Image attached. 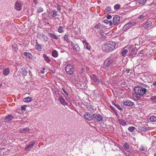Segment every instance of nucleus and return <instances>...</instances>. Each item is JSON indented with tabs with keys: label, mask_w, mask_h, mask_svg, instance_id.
Segmentation results:
<instances>
[{
	"label": "nucleus",
	"mask_w": 156,
	"mask_h": 156,
	"mask_svg": "<svg viewBox=\"0 0 156 156\" xmlns=\"http://www.w3.org/2000/svg\"><path fill=\"white\" fill-rule=\"evenodd\" d=\"M134 90L135 93L133 94V98L135 101H137L140 99L141 96H143L147 90L143 87L137 86L134 87Z\"/></svg>",
	"instance_id": "obj_1"
},
{
	"label": "nucleus",
	"mask_w": 156,
	"mask_h": 156,
	"mask_svg": "<svg viewBox=\"0 0 156 156\" xmlns=\"http://www.w3.org/2000/svg\"><path fill=\"white\" fill-rule=\"evenodd\" d=\"M115 43L114 41H111L105 43L102 46L103 51L107 53L112 51L115 48Z\"/></svg>",
	"instance_id": "obj_2"
},
{
	"label": "nucleus",
	"mask_w": 156,
	"mask_h": 156,
	"mask_svg": "<svg viewBox=\"0 0 156 156\" xmlns=\"http://www.w3.org/2000/svg\"><path fill=\"white\" fill-rule=\"evenodd\" d=\"M115 59L114 56L113 55H111L105 60L104 64L107 67H111Z\"/></svg>",
	"instance_id": "obj_3"
},
{
	"label": "nucleus",
	"mask_w": 156,
	"mask_h": 156,
	"mask_svg": "<svg viewBox=\"0 0 156 156\" xmlns=\"http://www.w3.org/2000/svg\"><path fill=\"white\" fill-rule=\"evenodd\" d=\"M136 24V22L135 21L130 22L126 23L123 27L122 30L123 32L126 31L127 30L131 28Z\"/></svg>",
	"instance_id": "obj_4"
},
{
	"label": "nucleus",
	"mask_w": 156,
	"mask_h": 156,
	"mask_svg": "<svg viewBox=\"0 0 156 156\" xmlns=\"http://www.w3.org/2000/svg\"><path fill=\"white\" fill-rule=\"evenodd\" d=\"M65 70L67 73L70 75L73 74L74 71V67L70 64H68L66 66Z\"/></svg>",
	"instance_id": "obj_5"
},
{
	"label": "nucleus",
	"mask_w": 156,
	"mask_h": 156,
	"mask_svg": "<svg viewBox=\"0 0 156 156\" xmlns=\"http://www.w3.org/2000/svg\"><path fill=\"white\" fill-rule=\"evenodd\" d=\"M22 4L20 1H17L14 5V8L18 11H20L22 9Z\"/></svg>",
	"instance_id": "obj_6"
},
{
	"label": "nucleus",
	"mask_w": 156,
	"mask_h": 156,
	"mask_svg": "<svg viewBox=\"0 0 156 156\" xmlns=\"http://www.w3.org/2000/svg\"><path fill=\"white\" fill-rule=\"evenodd\" d=\"M36 142V141L35 140L30 142L25 147V150L27 151H29L34 146Z\"/></svg>",
	"instance_id": "obj_7"
},
{
	"label": "nucleus",
	"mask_w": 156,
	"mask_h": 156,
	"mask_svg": "<svg viewBox=\"0 0 156 156\" xmlns=\"http://www.w3.org/2000/svg\"><path fill=\"white\" fill-rule=\"evenodd\" d=\"M84 117L87 120H91L93 119V114L90 113L89 112H86L84 114Z\"/></svg>",
	"instance_id": "obj_8"
},
{
	"label": "nucleus",
	"mask_w": 156,
	"mask_h": 156,
	"mask_svg": "<svg viewBox=\"0 0 156 156\" xmlns=\"http://www.w3.org/2000/svg\"><path fill=\"white\" fill-rule=\"evenodd\" d=\"M91 80H93L95 84L98 85L100 82L97 76L95 74H92L90 76Z\"/></svg>",
	"instance_id": "obj_9"
},
{
	"label": "nucleus",
	"mask_w": 156,
	"mask_h": 156,
	"mask_svg": "<svg viewBox=\"0 0 156 156\" xmlns=\"http://www.w3.org/2000/svg\"><path fill=\"white\" fill-rule=\"evenodd\" d=\"M37 36L40 39L44 42L47 41L48 40V37L42 34H38Z\"/></svg>",
	"instance_id": "obj_10"
},
{
	"label": "nucleus",
	"mask_w": 156,
	"mask_h": 156,
	"mask_svg": "<svg viewBox=\"0 0 156 156\" xmlns=\"http://www.w3.org/2000/svg\"><path fill=\"white\" fill-rule=\"evenodd\" d=\"M94 119L97 121L100 122L103 120V117L99 114H93V119Z\"/></svg>",
	"instance_id": "obj_11"
},
{
	"label": "nucleus",
	"mask_w": 156,
	"mask_h": 156,
	"mask_svg": "<svg viewBox=\"0 0 156 156\" xmlns=\"http://www.w3.org/2000/svg\"><path fill=\"white\" fill-rule=\"evenodd\" d=\"M120 20V17L119 16L115 15L113 19V23L114 25H117L119 23Z\"/></svg>",
	"instance_id": "obj_12"
},
{
	"label": "nucleus",
	"mask_w": 156,
	"mask_h": 156,
	"mask_svg": "<svg viewBox=\"0 0 156 156\" xmlns=\"http://www.w3.org/2000/svg\"><path fill=\"white\" fill-rule=\"evenodd\" d=\"M71 45L73 50L76 51L78 52L80 50V48L78 44L74 43L72 41L71 42Z\"/></svg>",
	"instance_id": "obj_13"
},
{
	"label": "nucleus",
	"mask_w": 156,
	"mask_h": 156,
	"mask_svg": "<svg viewBox=\"0 0 156 156\" xmlns=\"http://www.w3.org/2000/svg\"><path fill=\"white\" fill-rule=\"evenodd\" d=\"M147 16V14L146 12H143L138 16V18L143 20L148 17Z\"/></svg>",
	"instance_id": "obj_14"
},
{
	"label": "nucleus",
	"mask_w": 156,
	"mask_h": 156,
	"mask_svg": "<svg viewBox=\"0 0 156 156\" xmlns=\"http://www.w3.org/2000/svg\"><path fill=\"white\" fill-rule=\"evenodd\" d=\"M30 129L28 127H26L20 129H19V132L22 133H30Z\"/></svg>",
	"instance_id": "obj_15"
},
{
	"label": "nucleus",
	"mask_w": 156,
	"mask_h": 156,
	"mask_svg": "<svg viewBox=\"0 0 156 156\" xmlns=\"http://www.w3.org/2000/svg\"><path fill=\"white\" fill-rule=\"evenodd\" d=\"M58 99L60 103L63 105L65 106L67 105V103L66 101L65 100L62 96H59Z\"/></svg>",
	"instance_id": "obj_16"
},
{
	"label": "nucleus",
	"mask_w": 156,
	"mask_h": 156,
	"mask_svg": "<svg viewBox=\"0 0 156 156\" xmlns=\"http://www.w3.org/2000/svg\"><path fill=\"white\" fill-rule=\"evenodd\" d=\"M123 104L124 105L127 106H133L134 105V103L130 101L124 102Z\"/></svg>",
	"instance_id": "obj_17"
},
{
	"label": "nucleus",
	"mask_w": 156,
	"mask_h": 156,
	"mask_svg": "<svg viewBox=\"0 0 156 156\" xmlns=\"http://www.w3.org/2000/svg\"><path fill=\"white\" fill-rule=\"evenodd\" d=\"M152 23L151 21H148L144 23L142 25V27H144V29L147 30L149 27H150Z\"/></svg>",
	"instance_id": "obj_18"
},
{
	"label": "nucleus",
	"mask_w": 156,
	"mask_h": 156,
	"mask_svg": "<svg viewBox=\"0 0 156 156\" xmlns=\"http://www.w3.org/2000/svg\"><path fill=\"white\" fill-rule=\"evenodd\" d=\"M42 46L41 44L38 43L37 40L36 41L35 48L38 51H41L42 50Z\"/></svg>",
	"instance_id": "obj_19"
},
{
	"label": "nucleus",
	"mask_w": 156,
	"mask_h": 156,
	"mask_svg": "<svg viewBox=\"0 0 156 156\" xmlns=\"http://www.w3.org/2000/svg\"><path fill=\"white\" fill-rule=\"evenodd\" d=\"M85 105L89 110L92 111L94 110L93 107L91 105L88 103H85Z\"/></svg>",
	"instance_id": "obj_20"
},
{
	"label": "nucleus",
	"mask_w": 156,
	"mask_h": 156,
	"mask_svg": "<svg viewBox=\"0 0 156 156\" xmlns=\"http://www.w3.org/2000/svg\"><path fill=\"white\" fill-rule=\"evenodd\" d=\"M48 36L50 38H54L55 40H57L58 39V37L55 34L51 33H49Z\"/></svg>",
	"instance_id": "obj_21"
},
{
	"label": "nucleus",
	"mask_w": 156,
	"mask_h": 156,
	"mask_svg": "<svg viewBox=\"0 0 156 156\" xmlns=\"http://www.w3.org/2000/svg\"><path fill=\"white\" fill-rule=\"evenodd\" d=\"M119 123L122 126H124L126 125V122L125 120L122 119H119L118 120Z\"/></svg>",
	"instance_id": "obj_22"
},
{
	"label": "nucleus",
	"mask_w": 156,
	"mask_h": 156,
	"mask_svg": "<svg viewBox=\"0 0 156 156\" xmlns=\"http://www.w3.org/2000/svg\"><path fill=\"white\" fill-rule=\"evenodd\" d=\"M58 55V53L56 50H53L52 52V56L54 58H57Z\"/></svg>",
	"instance_id": "obj_23"
},
{
	"label": "nucleus",
	"mask_w": 156,
	"mask_h": 156,
	"mask_svg": "<svg viewBox=\"0 0 156 156\" xmlns=\"http://www.w3.org/2000/svg\"><path fill=\"white\" fill-rule=\"evenodd\" d=\"M13 117L12 115L9 114L5 116V119L6 121H10L12 120Z\"/></svg>",
	"instance_id": "obj_24"
},
{
	"label": "nucleus",
	"mask_w": 156,
	"mask_h": 156,
	"mask_svg": "<svg viewBox=\"0 0 156 156\" xmlns=\"http://www.w3.org/2000/svg\"><path fill=\"white\" fill-rule=\"evenodd\" d=\"M139 128L140 130L143 131H145L150 129L149 127H147L145 126H140Z\"/></svg>",
	"instance_id": "obj_25"
},
{
	"label": "nucleus",
	"mask_w": 156,
	"mask_h": 156,
	"mask_svg": "<svg viewBox=\"0 0 156 156\" xmlns=\"http://www.w3.org/2000/svg\"><path fill=\"white\" fill-rule=\"evenodd\" d=\"M23 54L24 55L28 57L29 59H31L32 58V56L30 53L29 52H24L23 53Z\"/></svg>",
	"instance_id": "obj_26"
},
{
	"label": "nucleus",
	"mask_w": 156,
	"mask_h": 156,
	"mask_svg": "<svg viewBox=\"0 0 156 156\" xmlns=\"http://www.w3.org/2000/svg\"><path fill=\"white\" fill-rule=\"evenodd\" d=\"M43 57L44 58V59L47 62H49L50 61V59L49 58L48 56L46 55V54H44L43 55Z\"/></svg>",
	"instance_id": "obj_27"
},
{
	"label": "nucleus",
	"mask_w": 156,
	"mask_h": 156,
	"mask_svg": "<svg viewBox=\"0 0 156 156\" xmlns=\"http://www.w3.org/2000/svg\"><path fill=\"white\" fill-rule=\"evenodd\" d=\"M149 121L150 122H156V116H152L149 118Z\"/></svg>",
	"instance_id": "obj_28"
},
{
	"label": "nucleus",
	"mask_w": 156,
	"mask_h": 156,
	"mask_svg": "<svg viewBox=\"0 0 156 156\" xmlns=\"http://www.w3.org/2000/svg\"><path fill=\"white\" fill-rule=\"evenodd\" d=\"M146 1V0H137V2L140 5H144Z\"/></svg>",
	"instance_id": "obj_29"
},
{
	"label": "nucleus",
	"mask_w": 156,
	"mask_h": 156,
	"mask_svg": "<svg viewBox=\"0 0 156 156\" xmlns=\"http://www.w3.org/2000/svg\"><path fill=\"white\" fill-rule=\"evenodd\" d=\"M9 72V70L8 68H6L4 69L3 74L5 76L7 75Z\"/></svg>",
	"instance_id": "obj_30"
},
{
	"label": "nucleus",
	"mask_w": 156,
	"mask_h": 156,
	"mask_svg": "<svg viewBox=\"0 0 156 156\" xmlns=\"http://www.w3.org/2000/svg\"><path fill=\"white\" fill-rule=\"evenodd\" d=\"M112 103L113 105H114L117 108H118L119 110L120 111H122L123 110V109L121 108L120 106L118 105L115 104L113 101L112 102Z\"/></svg>",
	"instance_id": "obj_31"
},
{
	"label": "nucleus",
	"mask_w": 156,
	"mask_h": 156,
	"mask_svg": "<svg viewBox=\"0 0 156 156\" xmlns=\"http://www.w3.org/2000/svg\"><path fill=\"white\" fill-rule=\"evenodd\" d=\"M32 98L29 97H28L23 99V101L25 102H29L32 100Z\"/></svg>",
	"instance_id": "obj_32"
},
{
	"label": "nucleus",
	"mask_w": 156,
	"mask_h": 156,
	"mask_svg": "<svg viewBox=\"0 0 156 156\" xmlns=\"http://www.w3.org/2000/svg\"><path fill=\"white\" fill-rule=\"evenodd\" d=\"M84 48L87 50L90 51L91 47L90 45L87 43L86 44L84 45Z\"/></svg>",
	"instance_id": "obj_33"
},
{
	"label": "nucleus",
	"mask_w": 156,
	"mask_h": 156,
	"mask_svg": "<svg viewBox=\"0 0 156 156\" xmlns=\"http://www.w3.org/2000/svg\"><path fill=\"white\" fill-rule=\"evenodd\" d=\"M111 12V9L110 7L108 6L106 7L105 9V13H107L108 12Z\"/></svg>",
	"instance_id": "obj_34"
},
{
	"label": "nucleus",
	"mask_w": 156,
	"mask_h": 156,
	"mask_svg": "<svg viewBox=\"0 0 156 156\" xmlns=\"http://www.w3.org/2000/svg\"><path fill=\"white\" fill-rule=\"evenodd\" d=\"M104 22L105 23L107 24H109V26H111L112 24V23L111 21H108L107 20H105L104 21Z\"/></svg>",
	"instance_id": "obj_35"
},
{
	"label": "nucleus",
	"mask_w": 156,
	"mask_h": 156,
	"mask_svg": "<svg viewBox=\"0 0 156 156\" xmlns=\"http://www.w3.org/2000/svg\"><path fill=\"white\" fill-rule=\"evenodd\" d=\"M123 147L126 150H128L129 148V145L126 142L124 143Z\"/></svg>",
	"instance_id": "obj_36"
},
{
	"label": "nucleus",
	"mask_w": 156,
	"mask_h": 156,
	"mask_svg": "<svg viewBox=\"0 0 156 156\" xmlns=\"http://www.w3.org/2000/svg\"><path fill=\"white\" fill-rule=\"evenodd\" d=\"M128 52L127 49H123L122 50L121 54L122 56H124Z\"/></svg>",
	"instance_id": "obj_37"
},
{
	"label": "nucleus",
	"mask_w": 156,
	"mask_h": 156,
	"mask_svg": "<svg viewBox=\"0 0 156 156\" xmlns=\"http://www.w3.org/2000/svg\"><path fill=\"white\" fill-rule=\"evenodd\" d=\"M52 12L53 14L51 16L52 17H55L58 15V14H57V12L55 10H53Z\"/></svg>",
	"instance_id": "obj_38"
},
{
	"label": "nucleus",
	"mask_w": 156,
	"mask_h": 156,
	"mask_svg": "<svg viewBox=\"0 0 156 156\" xmlns=\"http://www.w3.org/2000/svg\"><path fill=\"white\" fill-rule=\"evenodd\" d=\"M69 35L68 34H65L64 37V39L66 42H68L69 41V39L68 38Z\"/></svg>",
	"instance_id": "obj_39"
},
{
	"label": "nucleus",
	"mask_w": 156,
	"mask_h": 156,
	"mask_svg": "<svg viewBox=\"0 0 156 156\" xmlns=\"http://www.w3.org/2000/svg\"><path fill=\"white\" fill-rule=\"evenodd\" d=\"M44 11L43 9L41 7H39L37 8V12L38 13L42 12Z\"/></svg>",
	"instance_id": "obj_40"
},
{
	"label": "nucleus",
	"mask_w": 156,
	"mask_h": 156,
	"mask_svg": "<svg viewBox=\"0 0 156 156\" xmlns=\"http://www.w3.org/2000/svg\"><path fill=\"white\" fill-rule=\"evenodd\" d=\"M58 31L60 33H62L64 31L63 30V27L62 26H60L58 29Z\"/></svg>",
	"instance_id": "obj_41"
},
{
	"label": "nucleus",
	"mask_w": 156,
	"mask_h": 156,
	"mask_svg": "<svg viewBox=\"0 0 156 156\" xmlns=\"http://www.w3.org/2000/svg\"><path fill=\"white\" fill-rule=\"evenodd\" d=\"M27 73V70L25 69H24L22 71V75L23 76H26Z\"/></svg>",
	"instance_id": "obj_42"
},
{
	"label": "nucleus",
	"mask_w": 156,
	"mask_h": 156,
	"mask_svg": "<svg viewBox=\"0 0 156 156\" xmlns=\"http://www.w3.org/2000/svg\"><path fill=\"white\" fill-rule=\"evenodd\" d=\"M135 129V127L134 126L129 127L128 128V130L130 132H133Z\"/></svg>",
	"instance_id": "obj_43"
},
{
	"label": "nucleus",
	"mask_w": 156,
	"mask_h": 156,
	"mask_svg": "<svg viewBox=\"0 0 156 156\" xmlns=\"http://www.w3.org/2000/svg\"><path fill=\"white\" fill-rule=\"evenodd\" d=\"M129 49L131 52H134L135 51V48L133 45H131L129 46Z\"/></svg>",
	"instance_id": "obj_44"
},
{
	"label": "nucleus",
	"mask_w": 156,
	"mask_h": 156,
	"mask_svg": "<svg viewBox=\"0 0 156 156\" xmlns=\"http://www.w3.org/2000/svg\"><path fill=\"white\" fill-rule=\"evenodd\" d=\"M120 5L119 4H117L114 6V8L115 9L117 10L120 7Z\"/></svg>",
	"instance_id": "obj_45"
},
{
	"label": "nucleus",
	"mask_w": 156,
	"mask_h": 156,
	"mask_svg": "<svg viewBox=\"0 0 156 156\" xmlns=\"http://www.w3.org/2000/svg\"><path fill=\"white\" fill-rule=\"evenodd\" d=\"M101 26V24L100 23H98L94 27V28L95 29H98L100 28Z\"/></svg>",
	"instance_id": "obj_46"
},
{
	"label": "nucleus",
	"mask_w": 156,
	"mask_h": 156,
	"mask_svg": "<svg viewBox=\"0 0 156 156\" xmlns=\"http://www.w3.org/2000/svg\"><path fill=\"white\" fill-rule=\"evenodd\" d=\"M151 100H153L156 103V96H153L151 98Z\"/></svg>",
	"instance_id": "obj_47"
},
{
	"label": "nucleus",
	"mask_w": 156,
	"mask_h": 156,
	"mask_svg": "<svg viewBox=\"0 0 156 156\" xmlns=\"http://www.w3.org/2000/svg\"><path fill=\"white\" fill-rule=\"evenodd\" d=\"M110 107L113 110V111L114 112L116 113V110H115L114 107L112 106H110Z\"/></svg>",
	"instance_id": "obj_48"
},
{
	"label": "nucleus",
	"mask_w": 156,
	"mask_h": 156,
	"mask_svg": "<svg viewBox=\"0 0 156 156\" xmlns=\"http://www.w3.org/2000/svg\"><path fill=\"white\" fill-rule=\"evenodd\" d=\"M26 106H27L26 105H22L21 106V108L22 110L25 111L26 109L25 108V107Z\"/></svg>",
	"instance_id": "obj_49"
},
{
	"label": "nucleus",
	"mask_w": 156,
	"mask_h": 156,
	"mask_svg": "<svg viewBox=\"0 0 156 156\" xmlns=\"http://www.w3.org/2000/svg\"><path fill=\"white\" fill-rule=\"evenodd\" d=\"M139 150L141 151H144V147L142 146H141L139 148Z\"/></svg>",
	"instance_id": "obj_50"
},
{
	"label": "nucleus",
	"mask_w": 156,
	"mask_h": 156,
	"mask_svg": "<svg viewBox=\"0 0 156 156\" xmlns=\"http://www.w3.org/2000/svg\"><path fill=\"white\" fill-rule=\"evenodd\" d=\"M144 52H145V51L144 50H141L140 51V53L139 54V55H140L141 54H144Z\"/></svg>",
	"instance_id": "obj_51"
},
{
	"label": "nucleus",
	"mask_w": 156,
	"mask_h": 156,
	"mask_svg": "<svg viewBox=\"0 0 156 156\" xmlns=\"http://www.w3.org/2000/svg\"><path fill=\"white\" fill-rule=\"evenodd\" d=\"M112 17L110 15H108L107 16V18L108 19H110L112 18Z\"/></svg>",
	"instance_id": "obj_52"
},
{
	"label": "nucleus",
	"mask_w": 156,
	"mask_h": 156,
	"mask_svg": "<svg viewBox=\"0 0 156 156\" xmlns=\"http://www.w3.org/2000/svg\"><path fill=\"white\" fill-rule=\"evenodd\" d=\"M82 42L85 44L87 43V42L86 40H83L82 41Z\"/></svg>",
	"instance_id": "obj_53"
},
{
	"label": "nucleus",
	"mask_w": 156,
	"mask_h": 156,
	"mask_svg": "<svg viewBox=\"0 0 156 156\" xmlns=\"http://www.w3.org/2000/svg\"><path fill=\"white\" fill-rule=\"evenodd\" d=\"M62 90L66 94V95H67L68 94V93L66 92L63 88H62Z\"/></svg>",
	"instance_id": "obj_54"
},
{
	"label": "nucleus",
	"mask_w": 156,
	"mask_h": 156,
	"mask_svg": "<svg viewBox=\"0 0 156 156\" xmlns=\"http://www.w3.org/2000/svg\"><path fill=\"white\" fill-rule=\"evenodd\" d=\"M45 70V69H43L42 70H41V73L43 74L44 73V70Z\"/></svg>",
	"instance_id": "obj_55"
},
{
	"label": "nucleus",
	"mask_w": 156,
	"mask_h": 156,
	"mask_svg": "<svg viewBox=\"0 0 156 156\" xmlns=\"http://www.w3.org/2000/svg\"><path fill=\"white\" fill-rule=\"evenodd\" d=\"M153 85L154 86H155L156 85V81L154 82L153 83Z\"/></svg>",
	"instance_id": "obj_56"
},
{
	"label": "nucleus",
	"mask_w": 156,
	"mask_h": 156,
	"mask_svg": "<svg viewBox=\"0 0 156 156\" xmlns=\"http://www.w3.org/2000/svg\"><path fill=\"white\" fill-rule=\"evenodd\" d=\"M43 16L44 17V16H46V14L44 13L42 14Z\"/></svg>",
	"instance_id": "obj_57"
},
{
	"label": "nucleus",
	"mask_w": 156,
	"mask_h": 156,
	"mask_svg": "<svg viewBox=\"0 0 156 156\" xmlns=\"http://www.w3.org/2000/svg\"><path fill=\"white\" fill-rule=\"evenodd\" d=\"M57 9L58 11H60L61 10V8L60 7H58Z\"/></svg>",
	"instance_id": "obj_58"
},
{
	"label": "nucleus",
	"mask_w": 156,
	"mask_h": 156,
	"mask_svg": "<svg viewBox=\"0 0 156 156\" xmlns=\"http://www.w3.org/2000/svg\"><path fill=\"white\" fill-rule=\"evenodd\" d=\"M85 70V69L84 68H81V70L83 71L84 72V71Z\"/></svg>",
	"instance_id": "obj_59"
},
{
	"label": "nucleus",
	"mask_w": 156,
	"mask_h": 156,
	"mask_svg": "<svg viewBox=\"0 0 156 156\" xmlns=\"http://www.w3.org/2000/svg\"><path fill=\"white\" fill-rule=\"evenodd\" d=\"M99 32H100V33H103V30H100L99 31Z\"/></svg>",
	"instance_id": "obj_60"
},
{
	"label": "nucleus",
	"mask_w": 156,
	"mask_h": 156,
	"mask_svg": "<svg viewBox=\"0 0 156 156\" xmlns=\"http://www.w3.org/2000/svg\"><path fill=\"white\" fill-rule=\"evenodd\" d=\"M2 85V83L0 82V87H1Z\"/></svg>",
	"instance_id": "obj_61"
},
{
	"label": "nucleus",
	"mask_w": 156,
	"mask_h": 156,
	"mask_svg": "<svg viewBox=\"0 0 156 156\" xmlns=\"http://www.w3.org/2000/svg\"><path fill=\"white\" fill-rule=\"evenodd\" d=\"M2 152V150L0 149V155L1 154Z\"/></svg>",
	"instance_id": "obj_62"
},
{
	"label": "nucleus",
	"mask_w": 156,
	"mask_h": 156,
	"mask_svg": "<svg viewBox=\"0 0 156 156\" xmlns=\"http://www.w3.org/2000/svg\"><path fill=\"white\" fill-rule=\"evenodd\" d=\"M127 73H129V70H127Z\"/></svg>",
	"instance_id": "obj_63"
},
{
	"label": "nucleus",
	"mask_w": 156,
	"mask_h": 156,
	"mask_svg": "<svg viewBox=\"0 0 156 156\" xmlns=\"http://www.w3.org/2000/svg\"><path fill=\"white\" fill-rule=\"evenodd\" d=\"M57 94H57H58V96H59H59H60V94H59V93H57V94Z\"/></svg>",
	"instance_id": "obj_64"
}]
</instances>
